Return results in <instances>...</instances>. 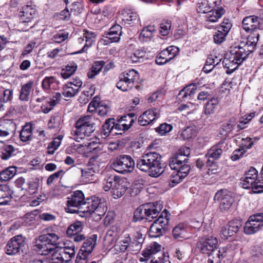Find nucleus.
<instances>
[{
  "mask_svg": "<svg viewBox=\"0 0 263 263\" xmlns=\"http://www.w3.org/2000/svg\"><path fill=\"white\" fill-rule=\"evenodd\" d=\"M143 241V235L140 232L132 230H125L116 239L110 251L114 254L124 253L130 250L138 251L141 249Z\"/></svg>",
  "mask_w": 263,
  "mask_h": 263,
  "instance_id": "obj_1",
  "label": "nucleus"
},
{
  "mask_svg": "<svg viewBox=\"0 0 263 263\" xmlns=\"http://www.w3.org/2000/svg\"><path fill=\"white\" fill-rule=\"evenodd\" d=\"M75 246L70 241L58 243L50 257L52 263H67L74 257Z\"/></svg>",
  "mask_w": 263,
  "mask_h": 263,
  "instance_id": "obj_2",
  "label": "nucleus"
},
{
  "mask_svg": "<svg viewBox=\"0 0 263 263\" xmlns=\"http://www.w3.org/2000/svg\"><path fill=\"white\" fill-rule=\"evenodd\" d=\"M84 205V209L82 210V213L85 214L86 216L91 215L96 221L100 220L107 210L106 203L101 202L96 196L87 198Z\"/></svg>",
  "mask_w": 263,
  "mask_h": 263,
  "instance_id": "obj_3",
  "label": "nucleus"
},
{
  "mask_svg": "<svg viewBox=\"0 0 263 263\" xmlns=\"http://www.w3.org/2000/svg\"><path fill=\"white\" fill-rule=\"evenodd\" d=\"M95 118L92 116H85L80 118L75 124L76 140L88 137L95 130Z\"/></svg>",
  "mask_w": 263,
  "mask_h": 263,
  "instance_id": "obj_4",
  "label": "nucleus"
},
{
  "mask_svg": "<svg viewBox=\"0 0 263 263\" xmlns=\"http://www.w3.org/2000/svg\"><path fill=\"white\" fill-rule=\"evenodd\" d=\"M129 184L126 179L115 176L114 178H109L105 181L103 189L105 191H108L111 189L112 197L115 199H117L125 193Z\"/></svg>",
  "mask_w": 263,
  "mask_h": 263,
  "instance_id": "obj_5",
  "label": "nucleus"
},
{
  "mask_svg": "<svg viewBox=\"0 0 263 263\" xmlns=\"http://www.w3.org/2000/svg\"><path fill=\"white\" fill-rule=\"evenodd\" d=\"M168 212L164 209L151 225L148 232L149 236L152 238H156L161 236L164 231L165 227L168 223Z\"/></svg>",
  "mask_w": 263,
  "mask_h": 263,
  "instance_id": "obj_6",
  "label": "nucleus"
},
{
  "mask_svg": "<svg viewBox=\"0 0 263 263\" xmlns=\"http://www.w3.org/2000/svg\"><path fill=\"white\" fill-rule=\"evenodd\" d=\"M85 201L83 193L81 191H76L68 198L65 210L70 213L82 212L84 209V204Z\"/></svg>",
  "mask_w": 263,
  "mask_h": 263,
  "instance_id": "obj_7",
  "label": "nucleus"
},
{
  "mask_svg": "<svg viewBox=\"0 0 263 263\" xmlns=\"http://www.w3.org/2000/svg\"><path fill=\"white\" fill-rule=\"evenodd\" d=\"M25 245V238L22 235H16L8 241L5 247V253L9 255H16L23 251Z\"/></svg>",
  "mask_w": 263,
  "mask_h": 263,
  "instance_id": "obj_8",
  "label": "nucleus"
},
{
  "mask_svg": "<svg viewBox=\"0 0 263 263\" xmlns=\"http://www.w3.org/2000/svg\"><path fill=\"white\" fill-rule=\"evenodd\" d=\"M263 226V213H256L249 217L244 227V232L248 235L258 232Z\"/></svg>",
  "mask_w": 263,
  "mask_h": 263,
  "instance_id": "obj_9",
  "label": "nucleus"
},
{
  "mask_svg": "<svg viewBox=\"0 0 263 263\" xmlns=\"http://www.w3.org/2000/svg\"><path fill=\"white\" fill-rule=\"evenodd\" d=\"M218 242V239L216 237L213 236L204 237L199 239L196 247L201 253L210 255L213 252H215Z\"/></svg>",
  "mask_w": 263,
  "mask_h": 263,
  "instance_id": "obj_10",
  "label": "nucleus"
},
{
  "mask_svg": "<svg viewBox=\"0 0 263 263\" xmlns=\"http://www.w3.org/2000/svg\"><path fill=\"white\" fill-rule=\"evenodd\" d=\"M174 170L169 181V186L173 187L179 183L186 177L190 170V165H169Z\"/></svg>",
  "mask_w": 263,
  "mask_h": 263,
  "instance_id": "obj_11",
  "label": "nucleus"
},
{
  "mask_svg": "<svg viewBox=\"0 0 263 263\" xmlns=\"http://www.w3.org/2000/svg\"><path fill=\"white\" fill-rule=\"evenodd\" d=\"M214 200L220 202L219 209L221 211L228 210L234 201L231 194L226 190H221L215 195Z\"/></svg>",
  "mask_w": 263,
  "mask_h": 263,
  "instance_id": "obj_12",
  "label": "nucleus"
},
{
  "mask_svg": "<svg viewBox=\"0 0 263 263\" xmlns=\"http://www.w3.org/2000/svg\"><path fill=\"white\" fill-rule=\"evenodd\" d=\"M82 84V81L78 78L67 82L63 87V95L66 98L73 97L78 92Z\"/></svg>",
  "mask_w": 263,
  "mask_h": 263,
  "instance_id": "obj_13",
  "label": "nucleus"
},
{
  "mask_svg": "<svg viewBox=\"0 0 263 263\" xmlns=\"http://www.w3.org/2000/svg\"><path fill=\"white\" fill-rule=\"evenodd\" d=\"M241 226V222L239 220H233L229 222L221 228L220 235L223 239H228L238 232Z\"/></svg>",
  "mask_w": 263,
  "mask_h": 263,
  "instance_id": "obj_14",
  "label": "nucleus"
},
{
  "mask_svg": "<svg viewBox=\"0 0 263 263\" xmlns=\"http://www.w3.org/2000/svg\"><path fill=\"white\" fill-rule=\"evenodd\" d=\"M242 27L247 32H254L261 29L262 23L256 15H250L245 17L242 21Z\"/></svg>",
  "mask_w": 263,
  "mask_h": 263,
  "instance_id": "obj_15",
  "label": "nucleus"
},
{
  "mask_svg": "<svg viewBox=\"0 0 263 263\" xmlns=\"http://www.w3.org/2000/svg\"><path fill=\"white\" fill-rule=\"evenodd\" d=\"M96 36L97 35L94 32L87 29H84L82 36L78 39V42L80 44H82L85 40V44L80 50L75 53H81L86 51L92 44L96 42Z\"/></svg>",
  "mask_w": 263,
  "mask_h": 263,
  "instance_id": "obj_16",
  "label": "nucleus"
},
{
  "mask_svg": "<svg viewBox=\"0 0 263 263\" xmlns=\"http://www.w3.org/2000/svg\"><path fill=\"white\" fill-rule=\"evenodd\" d=\"M240 184L243 189H251L253 193L259 194L263 192V182L260 181L243 177L241 179Z\"/></svg>",
  "mask_w": 263,
  "mask_h": 263,
  "instance_id": "obj_17",
  "label": "nucleus"
},
{
  "mask_svg": "<svg viewBox=\"0 0 263 263\" xmlns=\"http://www.w3.org/2000/svg\"><path fill=\"white\" fill-rule=\"evenodd\" d=\"M190 230V229L186 224L180 223L173 228V236L175 239L179 240L189 239L191 236Z\"/></svg>",
  "mask_w": 263,
  "mask_h": 263,
  "instance_id": "obj_18",
  "label": "nucleus"
},
{
  "mask_svg": "<svg viewBox=\"0 0 263 263\" xmlns=\"http://www.w3.org/2000/svg\"><path fill=\"white\" fill-rule=\"evenodd\" d=\"M145 208L148 220H151L160 216V212L163 208V204L161 201L149 202L145 204Z\"/></svg>",
  "mask_w": 263,
  "mask_h": 263,
  "instance_id": "obj_19",
  "label": "nucleus"
},
{
  "mask_svg": "<svg viewBox=\"0 0 263 263\" xmlns=\"http://www.w3.org/2000/svg\"><path fill=\"white\" fill-rule=\"evenodd\" d=\"M55 247L53 246L47 240L43 241L41 239V235L36 241L34 246V250L41 255H52Z\"/></svg>",
  "mask_w": 263,
  "mask_h": 263,
  "instance_id": "obj_20",
  "label": "nucleus"
},
{
  "mask_svg": "<svg viewBox=\"0 0 263 263\" xmlns=\"http://www.w3.org/2000/svg\"><path fill=\"white\" fill-rule=\"evenodd\" d=\"M221 0H198L197 3V10L198 12L205 13L212 9L220 5Z\"/></svg>",
  "mask_w": 263,
  "mask_h": 263,
  "instance_id": "obj_21",
  "label": "nucleus"
},
{
  "mask_svg": "<svg viewBox=\"0 0 263 263\" xmlns=\"http://www.w3.org/2000/svg\"><path fill=\"white\" fill-rule=\"evenodd\" d=\"M121 29L122 27L119 25L113 26L107 33L106 38L102 39L101 42L104 44L118 42L122 33Z\"/></svg>",
  "mask_w": 263,
  "mask_h": 263,
  "instance_id": "obj_22",
  "label": "nucleus"
},
{
  "mask_svg": "<svg viewBox=\"0 0 263 263\" xmlns=\"http://www.w3.org/2000/svg\"><path fill=\"white\" fill-rule=\"evenodd\" d=\"M159 116V112L157 109L146 110L138 118V122L141 126H145L152 122Z\"/></svg>",
  "mask_w": 263,
  "mask_h": 263,
  "instance_id": "obj_23",
  "label": "nucleus"
},
{
  "mask_svg": "<svg viewBox=\"0 0 263 263\" xmlns=\"http://www.w3.org/2000/svg\"><path fill=\"white\" fill-rule=\"evenodd\" d=\"M228 54L231 57H234L233 58L241 64L247 58L248 53L244 47L234 44L230 47L229 53Z\"/></svg>",
  "mask_w": 263,
  "mask_h": 263,
  "instance_id": "obj_24",
  "label": "nucleus"
},
{
  "mask_svg": "<svg viewBox=\"0 0 263 263\" xmlns=\"http://www.w3.org/2000/svg\"><path fill=\"white\" fill-rule=\"evenodd\" d=\"M225 12V9L222 6H219L205 13V19L206 22L216 23L222 17Z\"/></svg>",
  "mask_w": 263,
  "mask_h": 263,
  "instance_id": "obj_25",
  "label": "nucleus"
},
{
  "mask_svg": "<svg viewBox=\"0 0 263 263\" xmlns=\"http://www.w3.org/2000/svg\"><path fill=\"white\" fill-rule=\"evenodd\" d=\"M15 129L14 123L10 120H0V139L8 137Z\"/></svg>",
  "mask_w": 263,
  "mask_h": 263,
  "instance_id": "obj_26",
  "label": "nucleus"
},
{
  "mask_svg": "<svg viewBox=\"0 0 263 263\" xmlns=\"http://www.w3.org/2000/svg\"><path fill=\"white\" fill-rule=\"evenodd\" d=\"M35 14V10L30 6L27 5L23 8L20 12V25L31 22Z\"/></svg>",
  "mask_w": 263,
  "mask_h": 263,
  "instance_id": "obj_27",
  "label": "nucleus"
},
{
  "mask_svg": "<svg viewBox=\"0 0 263 263\" xmlns=\"http://www.w3.org/2000/svg\"><path fill=\"white\" fill-rule=\"evenodd\" d=\"M137 167L153 177L159 176L164 171V167L161 165H137Z\"/></svg>",
  "mask_w": 263,
  "mask_h": 263,
  "instance_id": "obj_28",
  "label": "nucleus"
},
{
  "mask_svg": "<svg viewBox=\"0 0 263 263\" xmlns=\"http://www.w3.org/2000/svg\"><path fill=\"white\" fill-rule=\"evenodd\" d=\"M161 250V246L157 242H154L147 247L142 252L143 257L139 258V261H144L149 259L152 255L156 254Z\"/></svg>",
  "mask_w": 263,
  "mask_h": 263,
  "instance_id": "obj_29",
  "label": "nucleus"
},
{
  "mask_svg": "<svg viewBox=\"0 0 263 263\" xmlns=\"http://www.w3.org/2000/svg\"><path fill=\"white\" fill-rule=\"evenodd\" d=\"M222 153V149L218 146L215 145L212 147L205 155L208 164H213L216 163V161L219 159Z\"/></svg>",
  "mask_w": 263,
  "mask_h": 263,
  "instance_id": "obj_30",
  "label": "nucleus"
},
{
  "mask_svg": "<svg viewBox=\"0 0 263 263\" xmlns=\"http://www.w3.org/2000/svg\"><path fill=\"white\" fill-rule=\"evenodd\" d=\"M227 54L222 61V64L224 68L227 69V73H231L234 71L238 67L240 63L236 60L235 59Z\"/></svg>",
  "mask_w": 263,
  "mask_h": 263,
  "instance_id": "obj_31",
  "label": "nucleus"
},
{
  "mask_svg": "<svg viewBox=\"0 0 263 263\" xmlns=\"http://www.w3.org/2000/svg\"><path fill=\"white\" fill-rule=\"evenodd\" d=\"M119 18L125 23L130 24L138 22L139 16L137 12L130 10H125L122 11L119 15Z\"/></svg>",
  "mask_w": 263,
  "mask_h": 263,
  "instance_id": "obj_32",
  "label": "nucleus"
},
{
  "mask_svg": "<svg viewBox=\"0 0 263 263\" xmlns=\"http://www.w3.org/2000/svg\"><path fill=\"white\" fill-rule=\"evenodd\" d=\"M100 165H87V167L81 170L82 173V177L85 182H87L91 180L89 177L93 176L95 174L98 173L100 168Z\"/></svg>",
  "mask_w": 263,
  "mask_h": 263,
  "instance_id": "obj_33",
  "label": "nucleus"
},
{
  "mask_svg": "<svg viewBox=\"0 0 263 263\" xmlns=\"http://www.w3.org/2000/svg\"><path fill=\"white\" fill-rule=\"evenodd\" d=\"M97 239V235H92L84 242L80 250L84 252V253L90 254L96 246Z\"/></svg>",
  "mask_w": 263,
  "mask_h": 263,
  "instance_id": "obj_34",
  "label": "nucleus"
},
{
  "mask_svg": "<svg viewBox=\"0 0 263 263\" xmlns=\"http://www.w3.org/2000/svg\"><path fill=\"white\" fill-rule=\"evenodd\" d=\"M33 81H29L27 83L22 85L19 99L22 101H28L29 99L30 95L32 91Z\"/></svg>",
  "mask_w": 263,
  "mask_h": 263,
  "instance_id": "obj_35",
  "label": "nucleus"
},
{
  "mask_svg": "<svg viewBox=\"0 0 263 263\" xmlns=\"http://www.w3.org/2000/svg\"><path fill=\"white\" fill-rule=\"evenodd\" d=\"M161 156L157 153H149L143 156V164H160Z\"/></svg>",
  "mask_w": 263,
  "mask_h": 263,
  "instance_id": "obj_36",
  "label": "nucleus"
},
{
  "mask_svg": "<svg viewBox=\"0 0 263 263\" xmlns=\"http://www.w3.org/2000/svg\"><path fill=\"white\" fill-rule=\"evenodd\" d=\"M11 198L10 191L6 185H0V205L8 204Z\"/></svg>",
  "mask_w": 263,
  "mask_h": 263,
  "instance_id": "obj_37",
  "label": "nucleus"
},
{
  "mask_svg": "<svg viewBox=\"0 0 263 263\" xmlns=\"http://www.w3.org/2000/svg\"><path fill=\"white\" fill-rule=\"evenodd\" d=\"M196 89L197 87L194 84L186 86L180 91L178 95L179 99L181 100H185L188 97H191L195 94Z\"/></svg>",
  "mask_w": 263,
  "mask_h": 263,
  "instance_id": "obj_38",
  "label": "nucleus"
},
{
  "mask_svg": "<svg viewBox=\"0 0 263 263\" xmlns=\"http://www.w3.org/2000/svg\"><path fill=\"white\" fill-rule=\"evenodd\" d=\"M41 239L43 241L47 240L53 246L56 247L59 237L55 233L52 232L51 228H48L47 233L41 235Z\"/></svg>",
  "mask_w": 263,
  "mask_h": 263,
  "instance_id": "obj_39",
  "label": "nucleus"
},
{
  "mask_svg": "<svg viewBox=\"0 0 263 263\" xmlns=\"http://www.w3.org/2000/svg\"><path fill=\"white\" fill-rule=\"evenodd\" d=\"M16 167L15 166H10L0 172V180L4 181H8L16 174Z\"/></svg>",
  "mask_w": 263,
  "mask_h": 263,
  "instance_id": "obj_40",
  "label": "nucleus"
},
{
  "mask_svg": "<svg viewBox=\"0 0 263 263\" xmlns=\"http://www.w3.org/2000/svg\"><path fill=\"white\" fill-rule=\"evenodd\" d=\"M155 31V28L153 25H149L144 27L140 34V40L142 42H147L150 40Z\"/></svg>",
  "mask_w": 263,
  "mask_h": 263,
  "instance_id": "obj_41",
  "label": "nucleus"
},
{
  "mask_svg": "<svg viewBox=\"0 0 263 263\" xmlns=\"http://www.w3.org/2000/svg\"><path fill=\"white\" fill-rule=\"evenodd\" d=\"M213 254L217 255L221 259L226 257L233 256L234 251L232 246H228L219 248L218 250L213 252Z\"/></svg>",
  "mask_w": 263,
  "mask_h": 263,
  "instance_id": "obj_42",
  "label": "nucleus"
},
{
  "mask_svg": "<svg viewBox=\"0 0 263 263\" xmlns=\"http://www.w3.org/2000/svg\"><path fill=\"white\" fill-rule=\"evenodd\" d=\"M62 118L59 115L51 117L48 123V128L54 131H59L61 128Z\"/></svg>",
  "mask_w": 263,
  "mask_h": 263,
  "instance_id": "obj_43",
  "label": "nucleus"
},
{
  "mask_svg": "<svg viewBox=\"0 0 263 263\" xmlns=\"http://www.w3.org/2000/svg\"><path fill=\"white\" fill-rule=\"evenodd\" d=\"M77 65L73 62L69 63L62 70L61 75L65 79L70 77L77 69Z\"/></svg>",
  "mask_w": 263,
  "mask_h": 263,
  "instance_id": "obj_44",
  "label": "nucleus"
},
{
  "mask_svg": "<svg viewBox=\"0 0 263 263\" xmlns=\"http://www.w3.org/2000/svg\"><path fill=\"white\" fill-rule=\"evenodd\" d=\"M32 129L31 125L26 124L24 125L20 132V137L21 140L23 142L30 140L32 135Z\"/></svg>",
  "mask_w": 263,
  "mask_h": 263,
  "instance_id": "obj_45",
  "label": "nucleus"
},
{
  "mask_svg": "<svg viewBox=\"0 0 263 263\" xmlns=\"http://www.w3.org/2000/svg\"><path fill=\"white\" fill-rule=\"evenodd\" d=\"M218 104L219 101L218 99L212 98L206 104L204 111V114L206 115L214 114L217 108Z\"/></svg>",
  "mask_w": 263,
  "mask_h": 263,
  "instance_id": "obj_46",
  "label": "nucleus"
},
{
  "mask_svg": "<svg viewBox=\"0 0 263 263\" xmlns=\"http://www.w3.org/2000/svg\"><path fill=\"white\" fill-rule=\"evenodd\" d=\"M120 75L122 76V79H125L133 85H134L135 82L137 81L139 78L138 72L134 69L125 71Z\"/></svg>",
  "mask_w": 263,
  "mask_h": 263,
  "instance_id": "obj_47",
  "label": "nucleus"
},
{
  "mask_svg": "<svg viewBox=\"0 0 263 263\" xmlns=\"http://www.w3.org/2000/svg\"><path fill=\"white\" fill-rule=\"evenodd\" d=\"M196 134L195 127L188 126L182 131L180 137L184 140H189L194 139L196 137Z\"/></svg>",
  "mask_w": 263,
  "mask_h": 263,
  "instance_id": "obj_48",
  "label": "nucleus"
},
{
  "mask_svg": "<svg viewBox=\"0 0 263 263\" xmlns=\"http://www.w3.org/2000/svg\"><path fill=\"white\" fill-rule=\"evenodd\" d=\"M83 229V224L80 221H76L70 224L67 228V234L69 236L77 234L81 232Z\"/></svg>",
  "mask_w": 263,
  "mask_h": 263,
  "instance_id": "obj_49",
  "label": "nucleus"
},
{
  "mask_svg": "<svg viewBox=\"0 0 263 263\" xmlns=\"http://www.w3.org/2000/svg\"><path fill=\"white\" fill-rule=\"evenodd\" d=\"M27 187L25 189L30 194H34L37 192L40 186V179L37 178H32L27 183Z\"/></svg>",
  "mask_w": 263,
  "mask_h": 263,
  "instance_id": "obj_50",
  "label": "nucleus"
},
{
  "mask_svg": "<svg viewBox=\"0 0 263 263\" xmlns=\"http://www.w3.org/2000/svg\"><path fill=\"white\" fill-rule=\"evenodd\" d=\"M187 158L182 155V149L174 154L170 159V164H182L183 162H187Z\"/></svg>",
  "mask_w": 263,
  "mask_h": 263,
  "instance_id": "obj_51",
  "label": "nucleus"
},
{
  "mask_svg": "<svg viewBox=\"0 0 263 263\" xmlns=\"http://www.w3.org/2000/svg\"><path fill=\"white\" fill-rule=\"evenodd\" d=\"M39 213L37 210H33L24 215L22 218L23 223L25 226H31L34 223L36 216Z\"/></svg>",
  "mask_w": 263,
  "mask_h": 263,
  "instance_id": "obj_52",
  "label": "nucleus"
},
{
  "mask_svg": "<svg viewBox=\"0 0 263 263\" xmlns=\"http://www.w3.org/2000/svg\"><path fill=\"white\" fill-rule=\"evenodd\" d=\"M129 163L135 164L133 158L129 155H120L116 158L113 164H128Z\"/></svg>",
  "mask_w": 263,
  "mask_h": 263,
  "instance_id": "obj_53",
  "label": "nucleus"
},
{
  "mask_svg": "<svg viewBox=\"0 0 263 263\" xmlns=\"http://www.w3.org/2000/svg\"><path fill=\"white\" fill-rule=\"evenodd\" d=\"M146 52L143 49H137L130 57L132 63H137L143 60L145 55Z\"/></svg>",
  "mask_w": 263,
  "mask_h": 263,
  "instance_id": "obj_54",
  "label": "nucleus"
},
{
  "mask_svg": "<svg viewBox=\"0 0 263 263\" xmlns=\"http://www.w3.org/2000/svg\"><path fill=\"white\" fill-rule=\"evenodd\" d=\"M122 78V76L120 75L119 77V80L116 84L117 88L123 91H126L130 90L134 87V85L125 79Z\"/></svg>",
  "mask_w": 263,
  "mask_h": 263,
  "instance_id": "obj_55",
  "label": "nucleus"
},
{
  "mask_svg": "<svg viewBox=\"0 0 263 263\" xmlns=\"http://www.w3.org/2000/svg\"><path fill=\"white\" fill-rule=\"evenodd\" d=\"M14 151L15 149L12 145H6L1 152L0 157L3 160H8L12 156Z\"/></svg>",
  "mask_w": 263,
  "mask_h": 263,
  "instance_id": "obj_56",
  "label": "nucleus"
},
{
  "mask_svg": "<svg viewBox=\"0 0 263 263\" xmlns=\"http://www.w3.org/2000/svg\"><path fill=\"white\" fill-rule=\"evenodd\" d=\"M63 139L62 135H59L57 137L55 138L53 140L49 143L48 146L47 153L49 154H53L55 151L58 149L60 146L61 141Z\"/></svg>",
  "mask_w": 263,
  "mask_h": 263,
  "instance_id": "obj_57",
  "label": "nucleus"
},
{
  "mask_svg": "<svg viewBox=\"0 0 263 263\" xmlns=\"http://www.w3.org/2000/svg\"><path fill=\"white\" fill-rule=\"evenodd\" d=\"M171 60H172V59L169 57L168 51L163 50L157 56L156 59V63L158 65H163L170 61Z\"/></svg>",
  "mask_w": 263,
  "mask_h": 263,
  "instance_id": "obj_58",
  "label": "nucleus"
},
{
  "mask_svg": "<svg viewBox=\"0 0 263 263\" xmlns=\"http://www.w3.org/2000/svg\"><path fill=\"white\" fill-rule=\"evenodd\" d=\"M111 168L116 172L122 174H126L132 172L134 169L135 165H111Z\"/></svg>",
  "mask_w": 263,
  "mask_h": 263,
  "instance_id": "obj_59",
  "label": "nucleus"
},
{
  "mask_svg": "<svg viewBox=\"0 0 263 263\" xmlns=\"http://www.w3.org/2000/svg\"><path fill=\"white\" fill-rule=\"evenodd\" d=\"M134 217L137 220H142L146 219L148 220L147 212L145 208V204L139 206L134 213Z\"/></svg>",
  "mask_w": 263,
  "mask_h": 263,
  "instance_id": "obj_60",
  "label": "nucleus"
},
{
  "mask_svg": "<svg viewBox=\"0 0 263 263\" xmlns=\"http://www.w3.org/2000/svg\"><path fill=\"white\" fill-rule=\"evenodd\" d=\"M173 129L172 125L164 123L155 128L156 132L161 136H164Z\"/></svg>",
  "mask_w": 263,
  "mask_h": 263,
  "instance_id": "obj_61",
  "label": "nucleus"
},
{
  "mask_svg": "<svg viewBox=\"0 0 263 263\" xmlns=\"http://www.w3.org/2000/svg\"><path fill=\"white\" fill-rule=\"evenodd\" d=\"M120 125L123 126V128L129 129L134 122L133 117L130 115H127L120 118Z\"/></svg>",
  "mask_w": 263,
  "mask_h": 263,
  "instance_id": "obj_62",
  "label": "nucleus"
},
{
  "mask_svg": "<svg viewBox=\"0 0 263 263\" xmlns=\"http://www.w3.org/2000/svg\"><path fill=\"white\" fill-rule=\"evenodd\" d=\"M114 119H108L106 120L105 123L103 125V129L104 135L107 136L114 128L115 123Z\"/></svg>",
  "mask_w": 263,
  "mask_h": 263,
  "instance_id": "obj_63",
  "label": "nucleus"
},
{
  "mask_svg": "<svg viewBox=\"0 0 263 263\" xmlns=\"http://www.w3.org/2000/svg\"><path fill=\"white\" fill-rule=\"evenodd\" d=\"M232 26L231 21L228 19H224L218 30L228 35Z\"/></svg>",
  "mask_w": 263,
  "mask_h": 263,
  "instance_id": "obj_64",
  "label": "nucleus"
}]
</instances>
